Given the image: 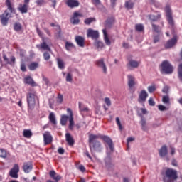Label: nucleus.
I'll return each mask as SVG.
<instances>
[{
  "mask_svg": "<svg viewBox=\"0 0 182 182\" xmlns=\"http://www.w3.org/2000/svg\"><path fill=\"white\" fill-rule=\"evenodd\" d=\"M24 82L27 85H31V86H36V83H35V81H33V79H32L31 77H26L24 79Z\"/></svg>",
  "mask_w": 182,
  "mask_h": 182,
  "instance_id": "nucleus-25",
  "label": "nucleus"
},
{
  "mask_svg": "<svg viewBox=\"0 0 182 182\" xmlns=\"http://www.w3.org/2000/svg\"><path fill=\"white\" fill-rule=\"evenodd\" d=\"M67 113L69 116L66 114L61 115L60 124L62 126H66L68 120L69 122L68 127L70 130H73L75 127V120L73 119V111L70 108L67 109Z\"/></svg>",
  "mask_w": 182,
  "mask_h": 182,
  "instance_id": "nucleus-1",
  "label": "nucleus"
},
{
  "mask_svg": "<svg viewBox=\"0 0 182 182\" xmlns=\"http://www.w3.org/2000/svg\"><path fill=\"white\" fill-rule=\"evenodd\" d=\"M152 28H153L154 32H156L157 33H159V32H160V29L158 26L152 24Z\"/></svg>",
  "mask_w": 182,
  "mask_h": 182,
  "instance_id": "nucleus-51",
  "label": "nucleus"
},
{
  "mask_svg": "<svg viewBox=\"0 0 182 182\" xmlns=\"http://www.w3.org/2000/svg\"><path fill=\"white\" fill-rule=\"evenodd\" d=\"M102 32L104 35V41L106 45H108L109 46L111 42H110V39H109V36H107V31H106V29H103Z\"/></svg>",
  "mask_w": 182,
  "mask_h": 182,
  "instance_id": "nucleus-26",
  "label": "nucleus"
},
{
  "mask_svg": "<svg viewBox=\"0 0 182 182\" xmlns=\"http://www.w3.org/2000/svg\"><path fill=\"white\" fill-rule=\"evenodd\" d=\"M78 170H80V171H81L82 173H85L86 171V168H85L83 165H80L78 166Z\"/></svg>",
  "mask_w": 182,
  "mask_h": 182,
  "instance_id": "nucleus-52",
  "label": "nucleus"
},
{
  "mask_svg": "<svg viewBox=\"0 0 182 182\" xmlns=\"http://www.w3.org/2000/svg\"><path fill=\"white\" fill-rule=\"evenodd\" d=\"M116 122L119 127V130H123V127L122 126V123H120V119H119V117L116 118Z\"/></svg>",
  "mask_w": 182,
  "mask_h": 182,
  "instance_id": "nucleus-43",
  "label": "nucleus"
},
{
  "mask_svg": "<svg viewBox=\"0 0 182 182\" xmlns=\"http://www.w3.org/2000/svg\"><path fill=\"white\" fill-rule=\"evenodd\" d=\"M43 140H44V145L48 146V144H50L52 141H53V136L50 134V132H46L43 134Z\"/></svg>",
  "mask_w": 182,
  "mask_h": 182,
  "instance_id": "nucleus-10",
  "label": "nucleus"
},
{
  "mask_svg": "<svg viewBox=\"0 0 182 182\" xmlns=\"http://www.w3.org/2000/svg\"><path fill=\"white\" fill-rule=\"evenodd\" d=\"M141 124L142 129L144 130H146V120L144 119H142L141 120Z\"/></svg>",
  "mask_w": 182,
  "mask_h": 182,
  "instance_id": "nucleus-48",
  "label": "nucleus"
},
{
  "mask_svg": "<svg viewBox=\"0 0 182 182\" xmlns=\"http://www.w3.org/2000/svg\"><path fill=\"white\" fill-rule=\"evenodd\" d=\"M161 72H162L163 73H166V75L173 73V66L171 65V64H170L168 61H163L161 65Z\"/></svg>",
  "mask_w": 182,
  "mask_h": 182,
  "instance_id": "nucleus-5",
  "label": "nucleus"
},
{
  "mask_svg": "<svg viewBox=\"0 0 182 182\" xmlns=\"http://www.w3.org/2000/svg\"><path fill=\"white\" fill-rule=\"evenodd\" d=\"M158 109L161 112H164V110H166V107L164 105H160L158 106Z\"/></svg>",
  "mask_w": 182,
  "mask_h": 182,
  "instance_id": "nucleus-56",
  "label": "nucleus"
},
{
  "mask_svg": "<svg viewBox=\"0 0 182 182\" xmlns=\"http://www.w3.org/2000/svg\"><path fill=\"white\" fill-rule=\"evenodd\" d=\"M129 65L131 68H137L139 66V62L136 60H130Z\"/></svg>",
  "mask_w": 182,
  "mask_h": 182,
  "instance_id": "nucleus-39",
  "label": "nucleus"
},
{
  "mask_svg": "<svg viewBox=\"0 0 182 182\" xmlns=\"http://www.w3.org/2000/svg\"><path fill=\"white\" fill-rule=\"evenodd\" d=\"M92 22H96V18L95 17H90L84 21V23H85V25H90Z\"/></svg>",
  "mask_w": 182,
  "mask_h": 182,
  "instance_id": "nucleus-33",
  "label": "nucleus"
},
{
  "mask_svg": "<svg viewBox=\"0 0 182 182\" xmlns=\"http://www.w3.org/2000/svg\"><path fill=\"white\" fill-rule=\"evenodd\" d=\"M159 156L161 157H164L167 155V146H163L161 149L159 151Z\"/></svg>",
  "mask_w": 182,
  "mask_h": 182,
  "instance_id": "nucleus-27",
  "label": "nucleus"
},
{
  "mask_svg": "<svg viewBox=\"0 0 182 182\" xmlns=\"http://www.w3.org/2000/svg\"><path fill=\"white\" fill-rule=\"evenodd\" d=\"M49 175L53 180H55V182L59 181V180L62 178V177L60 175H58L55 171H50Z\"/></svg>",
  "mask_w": 182,
  "mask_h": 182,
  "instance_id": "nucleus-21",
  "label": "nucleus"
},
{
  "mask_svg": "<svg viewBox=\"0 0 182 182\" xmlns=\"http://www.w3.org/2000/svg\"><path fill=\"white\" fill-rule=\"evenodd\" d=\"M3 59H4V62H6V63H7V65H12V63L11 62H9V60L8 59V57H6V55H3Z\"/></svg>",
  "mask_w": 182,
  "mask_h": 182,
  "instance_id": "nucleus-50",
  "label": "nucleus"
},
{
  "mask_svg": "<svg viewBox=\"0 0 182 182\" xmlns=\"http://www.w3.org/2000/svg\"><path fill=\"white\" fill-rule=\"evenodd\" d=\"M6 5L11 14L12 12H15V9H14L12 7V3H11V0H6Z\"/></svg>",
  "mask_w": 182,
  "mask_h": 182,
  "instance_id": "nucleus-32",
  "label": "nucleus"
},
{
  "mask_svg": "<svg viewBox=\"0 0 182 182\" xmlns=\"http://www.w3.org/2000/svg\"><path fill=\"white\" fill-rule=\"evenodd\" d=\"M134 6V4L132 1L125 2V6L126 8H127V9H132V8H133Z\"/></svg>",
  "mask_w": 182,
  "mask_h": 182,
  "instance_id": "nucleus-42",
  "label": "nucleus"
},
{
  "mask_svg": "<svg viewBox=\"0 0 182 182\" xmlns=\"http://www.w3.org/2000/svg\"><path fill=\"white\" fill-rule=\"evenodd\" d=\"M128 86L129 87H133L136 85L135 78L132 75H128Z\"/></svg>",
  "mask_w": 182,
  "mask_h": 182,
  "instance_id": "nucleus-23",
  "label": "nucleus"
},
{
  "mask_svg": "<svg viewBox=\"0 0 182 182\" xmlns=\"http://www.w3.org/2000/svg\"><path fill=\"white\" fill-rule=\"evenodd\" d=\"M59 69H65V62L60 58H57Z\"/></svg>",
  "mask_w": 182,
  "mask_h": 182,
  "instance_id": "nucleus-34",
  "label": "nucleus"
},
{
  "mask_svg": "<svg viewBox=\"0 0 182 182\" xmlns=\"http://www.w3.org/2000/svg\"><path fill=\"white\" fill-rule=\"evenodd\" d=\"M148 97H149V94H147V92L143 90L141 91V92L139 95L138 102L139 103H144V102H146V100L147 99Z\"/></svg>",
  "mask_w": 182,
  "mask_h": 182,
  "instance_id": "nucleus-12",
  "label": "nucleus"
},
{
  "mask_svg": "<svg viewBox=\"0 0 182 182\" xmlns=\"http://www.w3.org/2000/svg\"><path fill=\"white\" fill-rule=\"evenodd\" d=\"M131 141H134V138H133V137H129V138L127 139V150H129V149H130V146H129V144L131 143Z\"/></svg>",
  "mask_w": 182,
  "mask_h": 182,
  "instance_id": "nucleus-47",
  "label": "nucleus"
},
{
  "mask_svg": "<svg viewBox=\"0 0 182 182\" xmlns=\"http://www.w3.org/2000/svg\"><path fill=\"white\" fill-rule=\"evenodd\" d=\"M18 173H19V165H18V164H15L9 171V176L12 178H18L19 177Z\"/></svg>",
  "mask_w": 182,
  "mask_h": 182,
  "instance_id": "nucleus-8",
  "label": "nucleus"
},
{
  "mask_svg": "<svg viewBox=\"0 0 182 182\" xmlns=\"http://www.w3.org/2000/svg\"><path fill=\"white\" fill-rule=\"evenodd\" d=\"M162 92H163L164 93H168V87L165 86V87H164V89L162 90Z\"/></svg>",
  "mask_w": 182,
  "mask_h": 182,
  "instance_id": "nucleus-62",
  "label": "nucleus"
},
{
  "mask_svg": "<svg viewBox=\"0 0 182 182\" xmlns=\"http://www.w3.org/2000/svg\"><path fill=\"white\" fill-rule=\"evenodd\" d=\"M28 8H29V5L19 4L18 9L21 14H28Z\"/></svg>",
  "mask_w": 182,
  "mask_h": 182,
  "instance_id": "nucleus-22",
  "label": "nucleus"
},
{
  "mask_svg": "<svg viewBox=\"0 0 182 182\" xmlns=\"http://www.w3.org/2000/svg\"><path fill=\"white\" fill-rule=\"evenodd\" d=\"M83 14L82 13H79L77 11L74 12L73 16L70 18V22L73 23V25H77L79 22H80V20L79 18H82Z\"/></svg>",
  "mask_w": 182,
  "mask_h": 182,
  "instance_id": "nucleus-9",
  "label": "nucleus"
},
{
  "mask_svg": "<svg viewBox=\"0 0 182 182\" xmlns=\"http://www.w3.org/2000/svg\"><path fill=\"white\" fill-rule=\"evenodd\" d=\"M97 139H102L103 141H105L106 144H108L109 149L111 151H113V141H112V139H110V137L107 136H102L100 134H90V143H92L93 141V140H97Z\"/></svg>",
  "mask_w": 182,
  "mask_h": 182,
  "instance_id": "nucleus-2",
  "label": "nucleus"
},
{
  "mask_svg": "<svg viewBox=\"0 0 182 182\" xmlns=\"http://www.w3.org/2000/svg\"><path fill=\"white\" fill-rule=\"evenodd\" d=\"M162 102L165 105H167V104L170 103V97H168V96H167V95L164 96L162 97Z\"/></svg>",
  "mask_w": 182,
  "mask_h": 182,
  "instance_id": "nucleus-41",
  "label": "nucleus"
},
{
  "mask_svg": "<svg viewBox=\"0 0 182 182\" xmlns=\"http://www.w3.org/2000/svg\"><path fill=\"white\" fill-rule=\"evenodd\" d=\"M14 29L16 32H23L22 25L20 23H15L14 24Z\"/></svg>",
  "mask_w": 182,
  "mask_h": 182,
  "instance_id": "nucleus-30",
  "label": "nucleus"
},
{
  "mask_svg": "<svg viewBox=\"0 0 182 182\" xmlns=\"http://www.w3.org/2000/svg\"><path fill=\"white\" fill-rule=\"evenodd\" d=\"M8 156V153L6 152V150L4 149H0V157L1 159H6Z\"/></svg>",
  "mask_w": 182,
  "mask_h": 182,
  "instance_id": "nucleus-35",
  "label": "nucleus"
},
{
  "mask_svg": "<svg viewBox=\"0 0 182 182\" xmlns=\"http://www.w3.org/2000/svg\"><path fill=\"white\" fill-rule=\"evenodd\" d=\"M96 65L98 68L102 69L104 73H107V68H106V64H105V60L103 59L97 60Z\"/></svg>",
  "mask_w": 182,
  "mask_h": 182,
  "instance_id": "nucleus-15",
  "label": "nucleus"
},
{
  "mask_svg": "<svg viewBox=\"0 0 182 182\" xmlns=\"http://www.w3.org/2000/svg\"><path fill=\"white\" fill-rule=\"evenodd\" d=\"M66 4L69 8H76L79 6L80 3L77 0H67Z\"/></svg>",
  "mask_w": 182,
  "mask_h": 182,
  "instance_id": "nucleus-18",
  "label": "nucleus"
},
{
  "mask_svg": "<svg viewBox=\"0 0 182 182\" xmlns=\"http://www.w3.org/2000/svg\"><path fill=\"white\" fill-rule=\"evenodd\" d=\"M9 14L6 11L1 16V22L3 26H6V25H8V21H9Z\"/></svg>",
  "mask_w": 182,
  "mask_h": 182,
  "instance_id": "nucleus-14",
  "label": "nucleus"
},
{
  "mask_svg": "<svg viewBox=\"0 0 182 182\" xmlns=\"http://www.w3.org/2000/svg\"><path fill=\"white\" fill-rule=\"evenodd\" d=\"M95 46H97V48H103V43L100 41H96Z\"/></svg>",
  "mask_w": 182,
  "mask_h": 182,
  "instance_id": "nucleus-54",
  "label": "nucleus"
},
{
  "mask_svg": "<svg viewBox=\"0 0 182 182\" xmlns=\"http://www.w3.org/2000/svg\"><path fill=\"white\" fill-rule=\"evenodd\" d=\"M36 32L40 38H42L43 41H45V38H43V33H42L39 28H36Z\"/></svg>",
  "mask_w": 182,
  "mask_h": 182,
  "instance_id": "nucleus-45",
  "label": "nucleus"
},
{
  "mask_svg": "<svg viewBox=\"0 0 182 182\" xmlns=\"http://www.w3.org/2000/svg\"><path fill=\"white\" fill-rule=\"evenodd\" d=\"M63 102V95H62V94H58V97H56V102L58 105H62Z\"/></svg>",
  "mask_w": 182,
  "mask_h": 182,
  "instance_id": "nucleus-36",
  "label": "nucleus"
},
{
  "mask_svg": "<svg viewBox=\"0 0 182 182\" xmlns=\"http://www.w3.org/2000/svg\"><path fill=\"white\" fill-rule=\"evenodd\" d=\"M177 178H178V176H177L176 169L167 168L163 180L164 182H174Z\"/></svg>",
  "mask_w": 182,
  "mask_h": 182,
  "instance_id": "nucleus-3",
  "label": "nucleus"
},
{
  "mask_svg": "<svg viewBox=\"0 0 182 182\" xmlns=\"http://www.w3.org/2000/svg\"><path fill=\"white\" fill-rule=\"evenodd\" d=\"M43 58L45 60H49L50 59V55L48 53H44Z\"/></svg>",
  "mask_w": 182,
  "mask_h": 182,
  "instance_id": "nucleus-49",
  "label": "nucleus"
},
{
  "mask_svg": "<svg viewBox=\"0 0 182 182\" xmlns=\"http://www.w3.org/2000/svg\"><path fill=\"white\" fill-rule=\"evenodd\" d=\"M135 29L138 32H143V31H144V26H143V24H136L135 26Z\"/></svg>",
  "mask_w": 182,
  "mask_h": 182,
  "instance_id": "nucleus-38",
  "label": "nucleus"
},
{
  "mask_svg": "<svg viewBox=\"0 0 182 182\" xmlns=\"http://www.w3.org/2000/svg\"><path fill=\"white\" fill-rule=\"evenodd\" d=\"M92 2L94 4V5H100V0H92Z\"/></svg>",
  "mask_w": 182,
  "mask_h": 182,
  "instance_id": "nucleus-60",
  "label": "nucleus"
},
{
  "mask_svg": "<svg viewBox=\"0 0 182 182\" xmlns=\"http://www.w3.org/2000/svg\"><path fill=\"white\" fill-rule=\"evenodd\" d=\"M21 69L22 72H26V65H25V63H21Z\"/></svg>",
  "mask_w": 182,
  "mask_h": 182,
  "instance_id": "nucleus-57",
  "label": "nucleus"
},
{
  "mask_svg": "<svg viewBox=\"0 0 182 182\" xmlns=\"http://www.w3.org/2000/svg\"><path fill=\"white\" fill-rule=\"evenodd\" d=\"M37 48H40V49H43V50H48L50 52V48L48 44H46V41H43V43L40 46H37Z\"/></svg>",
  "mask_w": 182,
  "mask_h": 182,
  "instance_id": "nucleus-24",
  "label": "nucleus"
},
{
  "mask_svg": "<svg viewBox=\"0 0 182 182\" xmlns=\"http://www.w3.org/2000/svg\"><path fill=\"white\" fill-rule=\"evenodd\" d=\"M87 35L88 38H92V39H97L99 38V32L90 28L87 30Z\"/></svg>",
  "mask_w": 182,
  "mask_h": 182,
  "instance_id": "nucleus-13",
  "label": "nucleus"
},
{
  "mask_svg": "<svg viewBox=\"0 0 182 182\" xmlns=\"http://www.w3.org/2000/svg\"><path fill=\"white\" fill-rule=\"evenodd\" d=\"M89 143L90 150H94V151H97L98 153L102 151V144L99 141H96V139L90 142V135H89Z\"/></svg>",
  "mask_w": 182,
  "mask_h": 182,
  "instance_id": "nucleus-6",
  "label": "nucleus"
},
{
  "mask_svg": "<svg viewBox=\"0 0 182 182\" xmlns=\"http://www.w3.org/2000/svg\"><path fill=\"white\" fill-rule=\"evenodd\" d=\"M44 31L46 32V33H47V35H48V36H50V31H49V29L48 28H44Z\"/></svg>",
  "mask_w": 182,
  "mask_h": 182,
  "instance_id": "nucleus-64",
  "label": "nucleus"
},
{
  "mask_svg": "<svg viewBox=\"0 0 182 182\" xmlns=\"http://www.w3.org/2000/svg\"><path fill=\"white\" fill-rule=\"evenodd\" d=\"M165 11L166 14L167 21H168L169 25H171V26H174V20H173V16H171V10L170 9V7L166 6L165 9Z\"/></svg>",
  "mask_w": 182,
  "mask_h": 182,
  "instance_id": "nucleus-11",
  "label": "nucleus"
},
{
  "mask_svg": "<svg viewBox=\"0 0 182 182\" xmlns=\"http://www.w3.org/2000/svg\"><path fill=\"white\" fill-rule=\"evenodd\" d=\"M176 153V149L174 148H173V146H171V156H174Z\"/></svg>",
  "mask_w": 182,
  "mask_h": 182,
  "instance_id": "nucleus-61",
  "label": "nucleus"
},
{
  "mask_svg": "<svg viewBox=\"0 0 182 182\" xmlns=\"http://www.w3.org/2000/svg\"><path fill=\"white\" fill-rule=\"evenodd\" d=\"M32 168H33V166L31 162H26L23 164V170L24 173H31V171H32Z\"/></svg>",
  "mask_w": 182,
  "mask_h": 182,
  "instance_id": "nucleus-16",
  "label": "nucleus"
},
{
  "mask_svg": "<svg viewBox=\"0 0 182 182\" xmlns=\"http://www.w3.org/2000/svg\"><path fill=\"white\" fill-rule=\"evenodd\" d=\"M177 43V37H173L172 39L169 40L165 45L166 49H170L173 48Z\"/></svg>",
  "mask_w": 182,
  "mask_h": 182,
  "instance_id": "nucleus-17",
  "label": "nucleus"
},
{
  "mask_svg": "<svg viewBox=\"0 0 182 182\" xmlns=\"http://www.w3.org/2000/svg\"><path fill=\"white\" fill-rule=\"evenodd\" d=\"M149 106H154L156 105V102H154V100H153L152 97L149 98Z\"/></svg>",
  "mask_w": 182,
  "mask_h": 182,
  "instance_id": "nucleus-53",
  "label": "nucleus"
},
{
  "mask_svg": "<svg viewBox=\"0 0 182 182\" xmlns=\"http://www.w3.org/2000/svg\"><path fill=\"white\" fill-rule=\"evenodd\" d=\"M36 4H37L38 6H42V5H43V4H45V1H43V0H37Z\"/></svg>",
  "mask_w": 182,
  "mask_h": 182,
  "instance_id": "nucleus-55",
  "label": "nucleus"
},
{
  "mask_svg": "<svg viewBox=\"0 0 182 182\" xmlns=\"http://www.w3.org/2000/svg\"><path fill=\"white\" fill-rule=\"evenodd\" d=\"M48 119H49L50 123H52V124L55 126V124H56V117L55 116V113L50 112V114H49Z\"/></svg>",
  "mask_w": 182,
  "mask_h": 182,
  "instance_id": "nucleus-28",
  "label": "nucleus"
},
{
  "mask_svg": "<svg viewBox=\"0 0 182 182\" xmlns=\"http://www.w3.org/2000/svg\"><path fill=\"white\" fill-rule=\"evenodd\" d=\"M159 41H160V38H159V36H155L154 38V43H157V42H159Z\"/></svg>",
  "mask_w": 182,
  "mask_h": 182,
  "instance_id": "nucleus-63",
  "label": "nucleus"
},
{
  "mask_svg": "<svg viewBox=\"0 0 182 182\" xmlns=\"http://www.w3.org/2000/svg\"><path fill=\"white\" fill-rule=\"evenodd\" d=\"M23 136L26 137V139H31V137H32V131H31V129H24Z\"/></svg>",
  "mask_w": 182,
  "mask_h": 182,
  "instance_id": "nucleus-29",
  "label": "nucleus"
},
{
  "mask_svg": "<svg viewBox=\"0 0 182 182\" xmlns=\"http://www.w3.org/2000/svg\"><path fill=\"white\" fill-rule=\"evenodd\" d=\"M105 103L107 105V106H111L112 105V101H110V98L105 97Z\"/></svg>",
  "mask_w": 182,
  "mask_h": 182,
  "instance_id": "nucleus-46",
  "label": "nucleus"
},
{
  "mask_svg": "<svg viewBox=\"0 0 182 182\" xmlns=\"http://www.w3.org/2000/svg\"><path fill=\"white\" fill-rule=\"evenodd\" d=\"M36 99H38V96H36V92L31 91L27 94V103L29 110H33V109H35Z\"/></svg>",
  "mask_w": 182,
  "mask_h": 182,
  "instance_id": "nucleus-4",
  "label": "nucleus"
},
{
  "mask_svg": "<svg viewBox=\"0 0 182 182\" xmlns=\"http://www.w3.org/2000/svg\"><path fill=\"white\" fill-rule=\"evenodd\" d=\"M15 60H16L15 57L11 56V61H10L12 63L11 66H14V65H15Z\"/></svg>",
  "mask_w": 182,
  "mask_h": 182,
  "instance_id": "nucleus-59",
  "label": "nucleus"
},
{
  "mask_svg": "<svg viewBox=\"0 0 182 182\" xmlns=\"http://www.w3.org/2000/svg\"><path fill=\"white\" fill-rule=\"evenodd\" d=\"M65 139L69 146H73L75 144V139H73V136L70 133L65 134Z\"/></svg>",
  "mask_w": 182,
  "mask_h": 182,
  "instance_id": "nucleus-20",
  "label": "nucleus"
},
{
  "mask_svg": "<svg viewBox=\"0 0 182 182\" xmlns=\"http://www.w3.org/2000/svg\"><path fill=\"white\" fill-rule=\"evenodd\" d=\"M58 152L59 154H63L65 153V149H63V148H59Z\"/></svg>",
  "mask_w": 182,
  "mask_h": 182,
  "instance_id": "nucleus-58",
  "label": "nucleus"
},
{
  "mask_svg": "<svg viewBox=\"0 0 182 182\" xmlns=\"http://www.w3.org/2000/svg\"><path fill=\"white\" fill-rule=\"evenodd\" d=\"M148 91L149 92V93H153L154 92H155L156 91V85L149 86L148 87Z\"/></svg>",
  "mask_w": 182,
  "mask_h": 182,
  "instance_id": "nucleus-44",
  "label": "nucleus"
},
{
  "mask_svg": "<svg viewBox=\"0 0 182 182\" xmlns=\"http://www.w3.org/2000/svg\"><path fill=\"white\" fill-rule=\"evenodd\" d=\"M79 110L80 114L85 117V116H91L92 115V111L87 106L85 105V104L82 102H79Z\"/></svg>",
  "mask_w": 182,
  "mask_h": 182,
  "instance_id": "nucleus-7",
  "label": "nucleus"
},
{
  "mask_svg": "<svg viewBox=\"0 0 182 182\" xmlns=\"http://www.w3.org/2000/svg\"><path fill=\"white\" fill-rule=\"evenodd\" d=\"M75 46H73V43H70V42H66L65 43V48L67 50H72Z\"/></svg>",
  "mask_w": 182,
  "mask_h": 182,
  "instance_id": "nucleus-40",
  "label": "nucleus"
},
{
  "mask_svg": "<svg viewBox=\"0 0 182 182\" xmlns=\"http://www.w3.org/2000/svg\"><path fill=\"white\" fill-rule=\"evenodd\" d=\"M65 80L66 82H70V83H72V82L73 81V75H72V73H68L67 74Z\"/></svg>",
  "mask_w": 182,
  "mask_h": 182,
  "instance_id": "nucleus-37",
  "label": "nucleus"
},
{
  "mask_svg": "<svg viewBox=\"0 0 182 182\" xmlns=\"http://www.w3.org/2000/svg\"><path fill=\"white\" fill-rule=\"evenodd\" d=\"M38 68H39V63L37 62H33L28 65V69L31 70H36Z\"/></svg>",
  "mask_w": 182,
  "mask_h": 182,
  "instance_id": "nucleus-31",
  "label": "nucleus"
},
{
  "mask_svg": "<svg viewBox=\"0 0 182 182\" xmlns=\"http://www.w3.org/2000/svg\"><path fill=\"white\" fill-rule=\"evenodd\" d=\"M75 41L77 45L80 48H83L85 46V38L80 36H77L75 37Z\"/></svg>",
  "mask_w": 182,
  "mask_h": 182,
  "instance_id": "nucleus-19",
  "label": "nucleus"
}]
</instances>
